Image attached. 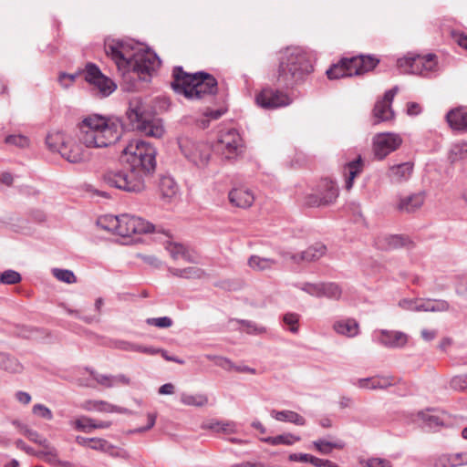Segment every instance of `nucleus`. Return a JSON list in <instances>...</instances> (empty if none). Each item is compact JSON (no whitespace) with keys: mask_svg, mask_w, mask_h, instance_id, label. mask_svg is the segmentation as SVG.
Instances as JSON below:
<instances>
[{"mask_svg":"<svg viewBox=\"0 0 467 467\" xmlns=\"http://www.w3.org/2000/svg\"><path fill=\"white\" fill-rule=\"evenodd\" d=\"M121 158L130 171L109 170L103 174V181L125 192H142L145 189V176L155 171V148L144 140H132L123 149Z\"/></svg>","mask_w":467,"mask_h":467,"instance_id":"obj_1","label":"nucleus"},{"mask_svg":"<svg viewBox=\"0 0 467 467\" xmlns=\"http://www.w3.org/2000/svg\"><path fill=\"white\" fill-rule=\"evenodd\" d=\"M171 88L175 93L183 95L191 100L205 99L214 96L218 91L216 78L206 72L199 71L193 74L185 72L182 67L172 69Z\"/></svg>","mask_w":467,"mask_h":467,"instance_id":"obj_2","label":"nucleus"},{"mask_svg":"<svg viewBox=\"0 0 467 467\" xmlns=\"http://www.w3.org/2000/svg\"><path fill=\"white\" fill-rule=\"evenodd\" d=\"M104 48L106 55L111 58H160L148 44L129 37H108Z\"/></svg>","mask_w":467,"mask_h":467,"instance_id":"obj_3","label":"nucleus"},{"mask_svg":"<svg viewBox=\"0 0 467 467\" xmlns=\"http://www.w3.org/2000/svg\"><path fill=\"white\" fill-rule=\"evenodd\" d=\"M101 227L122 237L147 234L154 231V225L140 217L130 214L106 215L99 220Z\"/></svg>","mask_w":467,"mask_h":467,"instance_id":"obj_4","label":"nucleus"},{"mask_svg":"<svg viewBox=\"0 0 467 467\" xmlns=\"http://www.w3.org/2000/svg\"><path fill=\"white\" fill-rule=\"evenodd\" d=\"M127 117L133 129L144 132L148 136L161 138L164 134V128L160 120L148 119L143 102L140 98L130 100Z\"/></svg>","mask_w":467,"mask_h":467,"instance_id":"obj_5","label":"nucleus"},{"mask_svg":"<svg viewBox=\"0 0 467 467\" xmlns=\"http://www.w3.org/2000/svg\"><path fill=\"white\" fill-rule=\"evenodd\" d=\"M81 73L88 86L90 95L95 99L109 98L117 90V83L111 78L103 74L94 63H88Z\"/></svg>","mask_w":467,"mask_h":467,"instance_id":"obj_6","label":"nucleus"},{"mask_svg":"<svg viewBox=\"0 0 467 467\" xmlns=\"http://www.w3.org/2000/svg\"><path fill=\"white\" fill-rule=\"evenodd\" d=\"M380 60H338L326 74L329 79H338L352 76H361L373 70Z\"/></svg>","mask_w":467,"mask_h":467,"instance_id":"obj_7","label":"nucleus"},{"mask_svg":"<svg viewBox=\"0 0 467 467\" xmlns=\"http://www.w3.org/2000/svg\"><path fill=\"white\" fill-rule=\"evenodd\" d=\"M313 70L314 67L310 60H282L278 67L277 81L289 87Z\"/></svg>","mask_w":467,"mask_h":467,"instance_id":"obj_8","label":"nucleus"},{"mask_svg":"<svg viewBox=\"0 0 467 467\" xmlns=\"http://www.w3.org/2000/svg\"><path fill=\"white\" fill-rule=\"evenodd\" d=\"M215 149L223 159L235 160L244 151V141L235 129H229L220 132Z\"/></svg>","mask_w":467,"mask_h":467,"instance_id":"obj_9","label":"nucleus"},{"mask_svg":"<svg viewBox=\"0 0 467 467\" xmlns=\"http://www.w3.org/2000/svg\"><path fill=\"white\" fill-rule=\"evenodd\" d=\"M179 146L183 156L197 167L207 165L211 156L209 144L194 141L187 137L179 139Z\"/></svg>","mask_w":467,"mask_h":467,"instance_id":"obj_10","label":"nucleus"},{"mask_svg":"<svg viewBox=\"0 0 467 467\" xmlns=\"http://www.w3.org/2000/svg\"><path fill=\"white\" fill-rule=\"evenodd\" d=\"M338 196L336 183L330 180H321L315 192L306 197V204L311 207L327 206L334 203Z\"/></svg>","mask_w":467,"mask_h":467,"instance_id":"obj_11","label":"nucleus"},{"mask_svg":"<svg viewBox=\"0 0 467 467\" xmlns=\"http://www.w3.org/2000/svg\"><path fill=\"white\" fill-rule=\"evenodd\" d=\"M122 134V125L111 124V127L104 128L91 133V140L87 136H80V140L88 148H105L117 142Z\"/></svg>","mask_w":467,"mask_h":467,"instance_id":"obj_12","label":"nucleus"},{"mask_svg":"<svg viewBox=\"0 0 467 467\" xmlns=\"http://www.w3.org/2000/svg\"><path fill=\"white\" fill-rule=\"evenodd\" d=\"M257 106L265 109H275L292 103V99L284 91L265 87L256 94Z\"/></svg>","mask_w":467,"mask_h":467,"instance_id":"obj_13","label":"nucleus"},{"mask_svg":"<svg viewBox=\"0 0 467 467\" xmlns=\"http://www.w3.org/2000/svg\"><path fill=\"white\" fill-rule=\"evenodd\" d=\"M400 74L428 77L438 69L437 60H397Z\"/></svg>","mask_w":467,"mask_h":467,"instance_id":"obj_14","label":"nucleus"},{"mask_svg":"<svg viewBox=\"0 0 467 467\" xmlns=\"http://www.w3.org/2000/svg\"><path fill=\"white\" fill-rule=\"evenodd\" d=\"M402 140L395 133H379L373 138V152L378 160H383L401 145Z\"/></svg>","mask_w":467,"mask_h":467,"instance_id":"obj_15","label":"nucleus"},{"mask_svg":"<svg viewBox=\"0 0 467 467\" xmlns=\"http://www.w3.org/2000/svg\"><path fill=\"white\" fill-rule=\"evenodd\" d=\"M398 91L399 88L395 86L387 90L382 99L376 101L372 111L375 124L382 121H388L394 118V111L391 109V104Z\"/></svg>","mask_w":467,"mask_h":467,"instance_id":"obj_16","label":"nucleus"},{"mask_svg":"<svg viewBox=\"0 0 467 467\" xmlns=\"http://www.w3.org/2000/svg\"><path fill=\"white\" fill-rule=\"evenodd\" d=\"M111 124L122 125L120 119L106 118L101 115H90L85 118L79 124L80 136H87L91 140V133L104 128L111 127Z\"/></svg>","mask_w":467,"mask_h":467,"instance_id":"obj_17","label":"nucleus"},{"mask_svg":"<svg viewBox=\"0 0 467 467\" xmlns=\"http://www.w3.org/2000/svg\"><path fill=\"white\" fill-rule=\"evenodd\" d=\"M374 340L389 348H400L408 342V336L396 330L381 329L374 333Z\"/></svg>","mask_w":467,"mask_h":467,"instance_id":"obj_18","label":"nucleus"},{"mask_svg":"<svg viewBox=\"0 0 467 467\" xmlns=\"http://www.w3.org/2000/svg\"><path fill=\"white\" fill-rule=\"evenodd\" d=\"M119 68L121 67L131 69L140 79L146 80L153 70L156 60H116ZM161 64V60H157Z\"/></svg>","mask_w":467,"mask_h":467,"instance_id":"obj_19","label":"nucleus"},{"mask_svg":"<svg viewBox=\"0 0 467 467\" xmlns=\"http://www.w3.org/2000/svg\"><path fill=\"white\" fill-rule=\"evenodd\" d=\"M376 244L381 250H394L403 247L411 249L414 247L413 241L409 236L402 234L379 236Z\"/></svg>","mask_w":467,"mask_h":467,"instance_id":"obj_20","label":"nucleus"},{"mask_svg":"<svg viewBox=\"0 0 467 467\" xmlns=\"http://www.w3.org/2000/svg\"><path fill=\"white\" fill-rule=\"evenodd\" d=\"M449 127L456 131H467V107L459 106L449 110L445 116Z\"/></svg>","mask_w":467,"mask_h":467,"instance_id":"obj_21","label":"nucleus"},{"mask_svg":"<svg viewBox=\"0 0 467 467\" xmlns=\"http://www.w3.org/2000/svg\"><path fill=\"white\" fill-rule=\"evenodd\" d=\"M59 154L62 158L71 163H80L88 159V156L82 146L70 138L60 150Z\"/></svg>","mask_w":467,"mask_h":467,"instance_id":"obj_22","label":"nucleus"},{"mask_svg":"<svg viewBox=\"0 0 467 467\" xmlns=\"http://www.w3.org/2000/svg\"><path fill=\"white\" fill-rule=\"evenodd\" d=\"M327 253V247L321 243H316L300 254H288L289 258L299 264L301 262H313L320 259Z\"/></svg>","mask_w":467,"mask_h":467,"instance_id":"obj_23","label":"nucleus"},{"mask_svg":"<svg viewBox=\"0 0 467 467\" xmlns=\"http://www.w3.org/2000/svg\"><path fill=\"white\" fill-rule=\"evenodd\" d=\"M228 199L233 206L246 209L254 203V195L249 189L240 187L230 191Z\"/></svg>","mask_w":467,"mask_h":467,"instance_id":"obj_24","label":"nucleus"},{"mask_svg":"<svg viewBox=\"0 0 467 467\" xmlns=\"http://www.w3.org/2000/svg\"><path fill=\"white\" fill-rule=\"evenodd\" d=\"M425 202V192H420L410 196L400 198L397 209L400 213H411L418 211Z\"/></svg>","mask_w":467,"mask_h":467,"instance_id":"obj_25","label":"nucleus"},{"mask_svg":"<svg viewBox=\"0 0 467 467\" xmlns=\"http://www.w3.org/2000/svg\"><path fill=\"white\" fill-rule=\"evenodd\" d=\"M414 164L410 161L392 165L388 171V177L393 183L407 182L412 174Z\"/></svg>","mask_w":467,"mask_h":467,"instance_id":"obj_26","label":"nucleus"},{"mask_svg":"<svg viewBox=\"0 0 467 467\" xmlns=\"http://www.w3.org/2000/svg\"><path fill=\"white\" fill-rule=\"evenodd\" d=\"M333 329L336 333L348 337H354L359 334L358 322L350 317L337 320L333 324Z\"/></svg>","mask_w":467,"mask_h":467,"instance_id":"obj_27","label":"nucleus"},{"mask_svg":"<svg viewBox=\"0 0 467 467\" xmlns=\"http://www.w3.org/2000/svg\"><path fill=\"white\" fill-rule=\"evenodd\" d=\"M395 383L396 380L392 376H383L360 379L358 380L357 386L361 389H386Z\"/></svg>","mask_w":467,"mask_h":467,"instance_id":"obj_28","label":"nucleus"},{"mask_svg":"<svg viewBox=\"0 0 467 467\" xmlns=\"http://www.w3.org/2000/svg\"><path fill=\"white\" fill-rule=\"evenodd\" d=\"M364 161L361 156L356 160L349 161L344 167V174L346 176V189L349 191L354 184V180L363 171Z\"/></svg>","mask_w":467,"mask_h":467,"instance_id":"obj_29","label":"nucleus"},{"mask_svg":"<svg viewBox=\"0 0 467 467\" xmlns=\"http://www.w3.org/2000/svg\"><path fill=\"white\" fill-rule=\"evenodd\" d=\"M83 409L86 410H97L99 412H107V413H128L129 410L124 408H120L115 405H112L104 400H88L84 403Z\"/></svg>","mask_w":467,"mask_h":467,"instance_id":"obj_30","label":"nucleus"},{"mask_svg":"<svg viewBox=\"0 0 467 467\" xmlns=\"http://www.w3.org/2000/svg\"><path fill=\"white\" fill-rule=\"evenodd\" d=\"M450 304L443 299H420L416 311L446 312L450 310Z\"/></svg>","mask_w":467,"mask_h":467,"instance_id":"obj_31","label":"nucleus"},{"mask_svg":"<svg viewBox=\"0 0 467 467\" xmlns=\"http://www.w3.org/2000/svg\"><path fill=\"white\" fill-rule=\"evenodd\" d=\"M69 139L70 137L67 136L64 132L53 130L47 135L46 144L51 151L59 153Z\"/></svg>","mask_w":467,"mask_h":467,"instance_id":"obj_32","label":"nucleus"},{"mask_svg":"<svg viewBox=\"0 0 467 467\" xmlns=\"http://www.w3.org/2000/svg\"><path fill=\"white\" fill-rule=\"evenodd\" d=\"M271 416L278 421L294 423L297 426H304L306 419L293 410H275L271 411Z\"/></svg>","mask_w":467,"mask_h":467,"instance_id":"obj_33","label":"nucleus"},{"mask_svg":"<svg viewBox=\"0 0 467 467\" xmlns=\"http://www.w3.org/2000/svg\"><path fill=\"white\" fill-rule=\"evenodd\" d=\"M159 190L161 198L170 202L177 194L178 186L171 177L163 176L160 180Z\"/></svg>","mask_w":467,"mask_h":467,"instance_id":"obj_34","label":"nucleus"},{"mask_svg":"<svg viewBox=\"0 0 467 467\" xmlns=\"http://www.w3.org/2000/svg\"><path fill=\"white\" fill-rule=\"evenodd\" d=\"M301 438L292 433H284L275 437H263L260 441L272 446L283 445H293L295 442L299 441Z\"/></svg>","mask_w":467,"mask_h":467,"instance_id":"obj_35","label":"nucleus"},{"mask_svg":"<svg viewBox=\"0 0 467 467\" xmlns=\"http://www.w3.org/2000/svg\"><path fill=\"white\" fill-rule=\"evenodd\" d=\"M169 272L178 277L182 278H197L201 279L205 275V272L197 266H190L186 268H170Z\"/></svg>","mask_w":467,"mask_h":467,"instance_id":"obj_36","label":"nucleus"},{"mask_svg":"<svg viewBox=\"0 0 467 467\" xmlns=\"http://www.w3.org/2000/svg\"><path fill=\"white\" fill-rule=\"evenodd\" d=\"M276 265V261L272 258L251 255L248 259V265L254 271H265L272 269Z\"/></svg>","mask_w":467,"mask_h":467,"instance_id":"obj_37","label":"nucleus"},{"mask_svg":"<svg viewBox=\"0 0 467 467\" xmlns=\"http://www.w3.org/2000/svg\"><path fill=\"white\" fill-rule=\"evenodd\" d=\"M0 368L10 373H18L22 370V365L11 355L0 352Z\"/></svg>","mask_w":467,"mask_h":467,"instance_id":"obj_38","label":"nucleus"},{"mask_svg":"<svg viewBox=\"0 0 467 467\" xmlns=\"http://www.w3.org/2000/svg\"><path fill=\"white\" fill-rule=\"evenodd\" d=\"M448 158L451 162H456L467 158V141H459L452 144Z\"/></svg>","mask_w":467,"mask_h":467,"instance_id":"obj_39","label":"nucleus"},{"mask_svg":"<svg viewBox=\"0 0 467 467\" xmlns=\"http://www.w3.org/2000/svg\"><path fill=\"white\" fill-rule=\"evenodd\" d=\"M284 58H302L304 57H312V51L299 46H291L281 50Z\"/></svg>","mask_w":467,"mask_h":467,"instance_id":"obj_40","label":"nucleus"},{"mask_svg":"<svg viewBox=\"0 0 467 467\" xmlns=\"http://www.w3.org/2000/svg\"><path fill=\"white\" fill-rule=\"evenodd\" d=\"M181 402L186 406L203 407L208 403V398L204 394L182 393Z\"/></svg>","mask_w":467,"mask_h":467,"instance_id":"obj_41","label":"nucleus"},{"mask_svg":"<svg viewBox=\"0 0 467 467\" xmlns=\"http://www.w3.org/2000/svg\"><path fill=\"white\" fill-rule=\"evenodd\" d=\"M342 295V288L340 285L334 282L322 283L321 285V297L325 296L329 299L338 300Z\"/></svg>","mask_w":467,"mask_h":467,"instance_id":"obj_42","label":"nucleus"},{"mask_svg":"<svg viewBox=\"0 0 467 467\" xmlns=\"http://www.w3.org/2000/svg\"><path fill=\"white\" fill-rule=\"evenodd\" d=\"M219 362H217V366L223 368L226 370H235L240 373H250L256 374L255 368H250L248 366H236L234 365L229 358H220Z\"/></svg>","mask_w":467,"mask_h":467,"instance_id":"obj_43","label":"nucleus"},{"mask_svg":"<svg viewBox=\"0 0 467 467\" xmlns=\"http://www.w3.org/2000/svg\"><path fill=\"white\" fill-rule=\"evenodd\" d=\"M460 466L458 456L454 454H441L434 461V467H457Z\"/></svg>","mask_w":467,"mask_h":467,"instance_id":"obj_44","label":"nucleus"},{"mask_svg":"<svg viewBox=\"0 0 467 467\" xmlns=\"http://www.w3.org/2000/svg\"><path fill=\"white\" fill-rule=\"evenodd\" d=\"M208 428L215 432L231 434L236 432V425L232 421H216L211 423Z\"/></svg>","mask_w":467,"mask_h":467,"instance_id":"obj_45","label":"nucleus"},{"mask_svg":"<svg viewBox=\"0 0 467 467\" xmlns=\"http://www.w3.org/2000/svg\"><path fill=\"white\" fill-rule=\"evenodd\" d=\"M313 445L315 448L322 454H329L332 451V449H342L343 444L327 441L325 440H317L313 441Z\"/></svg>","mask_w":467,"mask_h":467,"instance_id":"obj_46","label":"nucleus"},{"mask_svg":"<svg viewBox=\"0 0 467 467\" xmlns=\"http://www.w3.org/2000/svg\"><path fill=\"white\" fill-rule=\"evenodd\" d=\"M52 273L57 280L67 284H74L77 282L74 273L70 270L55 268L52 270Z\"/></svg>","mask_w":467,"mask_h":467,"instance_id":"obj_47","label":"nucleus"},{"mask_svg":"<svg viewBox=\"0 0 467 467\" xmlns=\"http://www.w3.org/2000/svg\"><path fill=\"white\" fill-rule=\"evenodd\" d=\"M5 142L21 149L29 146V139L21 134L9 135L5 139Z\"/></svg>","mask_w":467,"mask_h":467,"instance_id":"obj_48","label":"nucleus"},{"mask_svg":"<svg viewBox=\"0 0 467 467\" xmlns=\"http://www.w3.org/2000/svg\"><path fill=\"white\" fill-rule=\"evenodd\" d=\"M95 420L83 416L79 419H77L75 421V428L78 431L89 433L92 430H94Z\"/></svg>","mask_w":467,"mask_h":467,"instance_id":"obj_49","label":"nucleus"},{"mask_svg":"<svg viewBox=\"0 0 467 467\" xmlns=\"http://www.w3.org/2000/svg\"><path fill=\"white\" fill-rule=\"evenodd\" d=\"M300 316L296 313H286L283 317L284 323L288 326L289 331L296 334L299 330L298 322Z\"/></svg>","mask_w":467,"mask_h":467,"instance_id":"obj_50","label":"nucleus"},{"mask_svg":"<svg viewBox=\"0 0 467 467\" xmlns=\"http://www.w3.org/2000/svg\"><path fill=\"white\" fill-rule=\"evenodd\" d=\"M21 281V275L14 270H6L0 276V283L6 285H15Z\"/></svg>","mask_w":467,"mask_h":467,"instance_id":"obj_51","label":"nucleus"},{"mask_svg":"<svg viewBox=\"0 0 467 467\" xmlns=\"http://www.w3.org/2000/svg\"><path fill=\"white\" fill-rule=\"evenodd\" d=\"M104 305V301L101 297H99L97 298L96 302H95V309L97 311V316H94V317H80L78 315V311H72L71 313L74 314L77 317L82 319L84 322L86 323H92L93 321H99V317L100 316V313H101V308Z\"/></svg>","mask_w":467,"mask_h":467,"instance_id":"obj_52","label":"nucleus"},{"mask_svg":"<svg viewBox=\"0 0 467 467\" xmlns=\"http://www.w3.org/2000/svg\"><path fill=\"white\" fill-rule=\"evenodd\" d=\"M89 374L93 377V379L100 385L106 388L113 387L112 376L111 375H103L97 373L94 369L86 368Z\"/></svg>","mask_w":467,"mask_h":467,"instance_id":"obj_53","label":"nucleus"},{"mask_svg":"<svg viewBox=\"0 0 467 467\" xmlns=\"http://www.w3.org/2000/svg\"><path fill=\"white\" fill-rule=\"evenodd\" d=\"M150 326H154L161 328H168L172 326V320L169 317H150L146 320Z\"/></svg>","mask_w":467,"mask_h":467,"instance_id":"obj_54","label":"nucleus"},{"mask_svg":"<svg viewBox=\"0 0 467 467\" xmlns=\"http://www.w3.org/2000/svg\"><path fill=\"white\" fill-rule=\"evenodd\" d=\"M43 457L45 458V461L47 463H49L55 467H57V466L70 467L71 466V463L69 462L59 460L57 451H55L53 452H48V455L43 456Z\"/></svg>","mask_w":467,"mask_h":467,"instance_id":"obj_55","label":"nucleus"},{"mask_svg":"<svg viewBox=\"0 0 467 467\" xmlns=\"http://www.w3.org/2000/svg\"><path fill=\"white\" fill-rule=\"evenodd\" d=\"M32 412L33 414L48 420L53 419V413L50 409L43 404H35L32 408Z\"/></svg>","mask_w":467,"mask_h":467,"instance_id":"obj_56","label":"nucleus"},{"mask_svg":"<svg viewBox=\"0 0 467 467\" xmlns=\"http://www.w3.org/2000/svg\"><path fill=\"white\" fill-rule=\"evenodd\" d=\"M450 35L455 44L467 50V34L459 30H451Z\"/></svg>","mask_w":467,"mask_h":467,"instance_id":"obj_57","label":"nucleus"},{"mask_svg":"<svg viewBox=\"0 0 467 467\" xmlns=\"http://www.w3.org/2000/svg\"><path fill=\"white\" fill-rule=\"evenodd\" d=\"M365 467H392L391 462L383 458L373 457L361 462Z\"/></svg>","mask_w":467,"mask_h":467,"instance_id":"obj_58","label":"nucleus"},{"mask_svg":"<svg viewBox=\"0 0 467 467\" xmlns=\"http://www.w3.org/2000/svg\"><path fill=\"white\" fill-rule=\"evenodd\" d=\"M321 285L322 283L312 284V283H305L300 287L301 290L309 294L310 296L321 297Z\"/></svg>","mask_w":467,"mask_h":467,"instance_id":"obj_59","label":"nucleus"},{"mask_svg":"<svg viewBox=\"0 0 467 467\" xmlns=\"http://www.w3.org/2000/svg\"><path fill=\"white\" fill-rule=\"evenodd\" d=\"M171 254L174 259L182 257L186 261L192 262L190 255L187 254L184 246L182 244H173L171 248Z\"/></svg>","mask_w":467,"mask_h":467,"instance_id":"obj_60","label":"nucleus"},{"mask_svg":"<svg viewBox=\"0 0 467 467\" xmlns=\"http://www.w3.org/2000/svg\"><path fill=\"white\" fill-rule=\"evenodd\" d=\"M106 453L113 458H121V459H129L130 455L127 451L121 448H118L112 444H109V448L106 451Z\"/></svg>","mask_w":467,"mask_h":467,"instance_id":"obj_61","label":"nucleus"},{"mask_svg":"<svg viewBox=\"0 0 467 467\" xmlns=\"http://www.w3.org/2000/svg\"><path fill=\"white\" fill-rule=\"evenodd\" d=\"M239 323L243 326V327H246V331L248 333H253V334H256V335H259V334H263V333H265L266 332V329L265 327H259L257 326L255 323L252 322V321H248V320H240Z\"/></svg>","mask_w":467,"mask_h":467,"instance_id":"obj_62","label":"nucleus"},{"mask_svg":"<svg viewBox=\"0 0 467 467\" xmlns=\"http://www.w3.org/2000/svg\"><path fill=\"white\" fill-rule=\"evenodd\" d=\"M24 429V435L31 441L40 444L45 443V438L42 437L37 431L27 428V426H22Z\"/></svg>","mask_w":467,"mask_h":467,"instance_id":"obj_63","label":"nucleus"},{"mask_svg":"<svg viewBox=\"0 0 467 467\" xmlns=\"http://www.w3.org/2000/svg\"><path fill=\"white\" fill-rule=\"evenodd\" d=\"M450 386L454 390H465L467 389L466 378L464 376H455L451 379Z\"/></svg>","mask_w":467,"mask_h":467,"instance_id":"obj_64","label":"nucleus"}]
</instances>
